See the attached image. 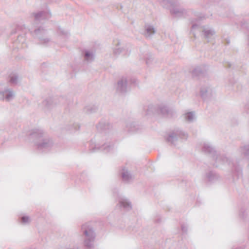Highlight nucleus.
<instances>
[{"mask_svg": "<svg viewBox=\"0 0 249 249\" xmlns=\"http://www.w3.org/2000/svg\"><path fill=\"white\" fill-rule=\"evenodd\" d=\"M246 215V213L244 210L242 209L241 210L240 213H239V216L242 218H244L245 215Z\"/></svg>", "mask_w": 249, "mask_h": 249, "instance_id": "72a5a7b5", "label": "nucleus"}, {"mask_svg": "<svg viewBox=\"0 0 249 249\" xmlns=\"http://www.w3.org/2000/svg\"><path fill=\"white\" fill-rule=\"evenodd\" d=\"M80 232L85 249H93L96 237V233L93 227L88 223L84 224L81 226Z\"/></svg>", "mask_w": 249, "mask_h": 249, "instance_id": "7ed1b4c3", "label": "nucleus"}, {"mask_svg": "<svg viewBox=\"0 0 249 249\" xmlns=\"http://www.w3.org/2000/svg\"><path fill=\"white\" fill-rule=\"evenodd\" d=\"M219 177L213 171H210L206 174V178L208 181L211 182H213L216 180H218Z\"/></svg>", "mask_w": 249, "mask_h": 249, "instance_id": "a211bd4d", "label": "nucleus"}, {"mask_svg": "<svg viewBox=\"0 0 249 249\" xmlns=\"http://www.w3.org/2000/svg\"><path fill=\"white\" fill-rule=\"evenodd\" d=\"M69 33L67 31H65L61 28H58L57 31V36L59 39L65 40L68 37Z\"/></svg>", "mask_w": 249, "mask_h": 249, "instance_id": "6ab92c4d", "label": "nucleus"}, {"mask_svg": "<svg viewBox=\"0 0 249 249\" xmlns=\"http://www.w3.org/2000/svg\"><path fill=\"white\" fill-rule=\"evenodd\" d=\"M9 82L11 84L16 85L18 82V76L17 74H12L10 76Z\"/></svg>", "mask_w": 249, "mask_h": 249, "instance_id": "cd10ccee", "label": "nucleus"}, {"mask_svg": "<svg viewBox=\"0 0 249 249\" xmlns=\"http://www.w3.org/2000/svg\"><path fill=\"white\" fill-rule=\"evenodd\" d=\"M111 125L108 122L105 121H101L97 125V128L99 130H105L109 129Z\"/></svg>", "mask_w": 249, "mask_h": 249, "instance_id": "4be33fe9", "label": "nucleus"}, {"mask_svg": "<svg viewBox=\"0 0 249 249\" xmlns=\"http://www.w3.org/2000/svg\"><path fill=\"white\" fill-rule=\"evenodd\" d=\"M213 90L211 87L208 86H202L200 90V94L201 97L204 99L210 97L212 95Z\"/></svg>", "mask_w": 249, "mask_h": 249, "instance_id": "9b49d317", "label": "nucleus"}, {"mask_svg": "<svg viewBox=\"0 0 249 249\" xmlns=\"http://www.w3.org/2000/svg\"><path fill=\"white\" fill-rule=\"evenodd\" d=\"M153 59V57L151 55L146 54V56L145 57V61L147 65H149L151 63V59Z\"/></svg>", "mask_w": 249, "mask_h": 249, "instance_id": "2f4dec72", "label": "nucleus"}, {"mask_svg": "<svg viewBox=\"0 0 249 249\" xmlns=\"http://www.w3.org/2000/svg\"><path fill=\"white\" fill-rule=\"evenodd\" d=\"M201 28H202V34L204 38L207 40L208 42L210 41L215 34L214 30L208 26H203Z\"/></svg>", "mask_w": 249, "mask_h": 249, "instance_id": "9d476101", "label": "nucleus"}, {"mask_svg": "<svg viewBox=\"0 0 249 249\" xmlns=\"http://www.w3.org/2000/svg\"><path fill=\"white\" fill-rule=\"evenodd\" d=\"M188 134L180 129H176L171 132L166 138V141L171 144L176 145L177 142L186 140Z\"/></svg>", "mask_w": 249, "mask_h": 249, "instance_id": "423d86ee", "label": "nucleus"}, {"mask_svg": "<svg viewBox=\"0 0 249 249\" xmlns=\"http://www.w3.org/2000/svg\"><path fill=\"white\" fill-rule=\"evenodd\" d=\"M21 29L23 30L22 32H24V33H26V31H27V29L24 27V28H22L21 27Z\"/></svg>", "mask_w": 249, "mask_h": 249, "instance_id": "c9c22d12", "label": "nucleus"}, {"mask_svg": "<svg viewBox=\"0 0 249 249\" xmlns=\"http://www.w3.org/2000/svg\"><path fill=\"white\" fill-rule=\"evenodd\" d=\"M170 11L172 14L176 17H181L186 13V10L181 7H173L170 10Z\"/></svg>", "mask_w": 249, "mask_h": 249, "instance_id": "dca6fc26", "label": "nucleus"}, {"mask_svg": "<svg viewBox=\"0 0 249 249\" xmlns=\"http://www.w3.org/2000/svg\"><path fill=\"white\" fill-rule=\"evenodd\" d=\"M97 109H98L97 106H96L95 105H89V106H87L85 108V111L87 113L89 114V113H92L96 112V110H97Z\"/></svg>", "mask_w": 249, "mask_h": 249, "instance_id": "bb28decb", "label": "nucleus"}, {"mask_svg": "<svg viewBox=\"0 0 249 249\" xmlns=\"http://www.w3.org/2000/svg\"><path fill=\"white\" fill-rule=\"evenodd\" d=\"M24 36L19 35L17 40L14 42V45L18 49H24L27 47Z\"/></svg>", "mask_w": 249, "mask_h": 249, "instance_id": "ddd939ff", "label": "nucleus"}, {"mask_svg": "<svg viewBox=\"0 0 249 249\" xmlns=\"http://www.w3.org/2000/svg\"><path fill=\"white\" fill-rule=\"evenodd\" d=\"M157 112L159 114L165 117H173L176 115L175 110L170 109L166 106H160L159 107Z\"/></svg>", "mask_w": 249, "mask_h": 249, "instance_id": "1a4fd4ad", "label": "nucleus"}, {"mask_svg": "<svg viewBox=\"0 0 249 249\" xmlns=\"http://www.w3.org/2000/svg\"><path fill=\"white\" fill-rule=\"evenodd\" d=\"M132 83H133L134 84H136V83H135V81H132Z\"/></svg>", "mask_w": 249, "mask_h": 249, "instance_id": "e433bc0d", "label": "nucleus"}, {"mask_svg": "<svg viewBox=\"0 0 249 249\" xmlns=\"http://www.w3.org/2000/svg\"><path fill=\"white\" fill-rule=\"evenodd\" d=\"M238 151L239 154L245 157H248L249 156V145L247 144L240 146Z\"/></svg>", "mask_w": 249, "mask_h": 249, "instance_id": "5701e85b", "label": "nucleus"}, {"mask_svg": "<svg viewBox=\"0 0 249 249\" xmlns=\"http://www.w3.org/2000/svg\"><path fill=\"white\" fill-rule=\"evenodd\" d=\"M248 170H249V164H248Z\"/></svg>", "mask_w": 249, "mask_h": 249, "instance_id": "4c0bfd02", "label": "nucleus"}, {"mask_svg": "<svg viewBox=\"0 0 249 249\" xmlns=\"http://www.w3.org/2000/svg\"><path fill=\"white\" fill-rule=\"evenodd\" d=\"M202 72V71L199 67L195 68L192 71V74L194 76H198Z\"/></svg>", "mask_w": 249, "mask_h": 249, "instance_id": "c756f323", "label": "nucleus"}, {"mask_svg": "<svg viewBox=\"0 0 249 249\" xmlns=\"http://www.w3.org/2000/svg\"><path fill=\"white\" fill-rule=\"evenodd\" d=\"M153 106H149L147 107V112L146 113V115H149L150 114V112L153 110Z\"/></svg>", "mask_w": 249, "mask_h": 249, "instance_id": "473e14b6", "label": "nucleus"}, {"mask_svg": "<svg viewBox=\"0 0 249 249\" xmlns=\"http://www.w3.org/2000/svg\"><path fill=\"white\" fill-rule=\"evenodd\" d=\"M51 16V12L48 10L33 13L32 14V16L34 18L33 25L35 28L33 31H30V32L34 37L38 39L40 44L47 45L50 42V39L48 38H44L46 31L42 26L37 27L35 25H38L43 20L49 19Z\"/></svg>", "mask_w": 249, "mask_h": 249, "instance_id": "f257e3e1", "label": "nucleus"}, {"mask_svg": "<svg viewBox=\"0 0 249 249\" xmlns=\"http://www.w3.org/2000/svg\"><path fill=\"white\" fill-rule=\"evenodd\" d=\"M181 230H182L183 232H185L187 231V228H186V227L185 226L182 225L181 226Z\"/></svg>", "mask_w": 249, "mask_h": 249, "instance_id": "f704fd0d", "label": "nucleus"}, {"mask_svg": "<svg viewBox=\"0 0 249 249\" xmlns=\"http://www.w3.org/2000/svg\"><path fill=\"white\" fill-rule=\"evenodd\" d=\"M185 120L189 122L192 123L195 120V114L194 112H188L184 114Z\"/></svg>", "mask_w": 249, "mask_h": 249, "instance_id": "b1692460", "label": "nucleus"}, {"mask_svg": "<svg viewBox=\"0 0 249 249\" xmlns=\"http://www.w3.org/2000/svg\"><path fill=\"white\" fill-rule=\"evenodd\" d=\"M15 96V94L12 89L8 88L2 89L0 88V100L9 102L13 100Z\"/></svg>", "mask_w": 249, "mask_h": 249, "instance_id": "6e6552de", "label": "nucleus"}, {"mask_svg": "<svg viewBox=\"0 0 249 249\" xmlns=\"http://www.w3.org/2000/svg\"><path fill=\"white\" fill-rule=\"evenodd\" d=\"M113 146V143L104 136L102 141L98 139L96 141L92 140L90 142L89 149L93 152L96 150H100L107 152L112 149Z\"/></svg>", "mask_w": 249, "mask_h": 249, "instance_id": "39448f33", "label": "nucleus"}, {"mask_svg": "<svg viewBox=\"0 0 249 249\" xmlns=\"http://www.w3.org/2000/svg\"><path fill=\"white\" fill-rule=\"evenodd\" d=\"M145 29L144 35L146 37H150L151 36L154 35L156 32L155 29L151 25H146L145 26Z\"/></svg>", "mask_w": 249, "mask_h": 249, "instance_id": "aec40b11", "label": "nucleus"}, {"mask_svg": "<svg viewBox=\"0 0 249 249\" xmlns=\"http://www.w3.org/2000/svg\"><path fill=\"white\" fill-rule=\"evenodd\" d=\"M127 81L125 77H122L117 83V90L121 93H124L127 91Z\"/></svg>", "mask_w": 249, "mask_h": 249, "instance_id": "f8f14e48", "label": "nucleus"}, {"mask_svg": "<svg viewBox=\"0 0 249 249\" xmlns=\"http://www.w3.org/2000/svg\"><path fill=\"white\" fill-rule=\"evenodd\" d=\"M43 103L47 107H51L53 105L57 104V102H56V99L49 98L45 100Z\"/></svg>", "mask_w": 249, "mask_h": 249, "instance_id": "393cba45", "label": "nucleus"}, {"mask_svg": "<svg viewBox=\"0 0 249 249\" xmlns=\"http://www.w3.org/2000/svg\"><path fill=\"white\" fill-rule=\"evenodd\" d=\"M31 137L34 139L36 148L40 151L49 150L53 145V142L44 133L42 130L35 129L31 133Z\"/></svg>", "mask_w": 249, "mask_h": 249, "instance_id": "f03ea898", "label": "nucleus"}, {"mask_svg": "<svg viewBox=\"0 0 249 249\" xmlns=\"http://www.w3.org/2000/svg\"><path fill=\"white\" fill-rule=\"evenodd\" d=\"M202 150L204 152L211 155L212 158L215 160L216 167L220 164H227L230 165L231 160L224 155L218 154L214 148L210 143H204L202 146Z\"/></svg>", "mask_w": 249, "mask_h": 249, "instance_id": "20e7f679", "label": "nucleus"}, {"mask_svg": "<svg viewBox=\"0 0 249 249\" xmlns=\"http://www.w3.org/2000/svg\"><path fill=\"white\" fill-rule=\"evenodd\" d=\"M114 48L113 49V53L116 56L122 54L124 56H128L130 54L131 50L129 47L126 46H121V42L119 40L114 41Z\"/></svg>", "mask_w": 249, "mask_h": 249, "instance_id": "0eeeda50", "label": "nucleus"}, {"mask_svg": "<svg viewBox=\"0 0 249 249\" xmlns=\"http://www.w3.org/2000/svg\"><path fill=\"white\" fill-rule=\"evenodd\" d=\"M126 130L131 133L138 132L140 127L135 122H127L125 126Z\"/></svg>", "mask_w": 249, "mask_h": 249, "instance_id": "2eb2a0df", "label": "nucleus"}, {"mask_svg": "<svg viewBox=\"0 0 249 249\" xmlns=\"http://www.w3.org/2000/svg\"><path fill=\"white\" fill-rule=\"evenodd\" d=\"M121 177L124 181L129 182L132 180V176L125 168H123L121 172Z\"/></svg>", "mask_w": 249, "mask_h": 249, "instance_id": "f3484780", "label": "nucleus"}, {"mask_svg": "<svg viewBox=\"0 0 249 249\" xmlns=\"http://www.w3.org/2000/svg\"><path fill=\"white\" fill-rule=\"evenodd\" d=\"M21 222L23 224H27L30 223L31 219L28 216H23L21 217Z\"/></svg>", "mask_w": 249, "mask_h": 249, "instance_id": "7c9ffc66", "label": "nucleus"}, {"mask_svg": "<svg viewBox=\"0 0 249 249\" xmlns=\"http://www.w3.org/2000/svg\"><path fill=\"white\" fill-rule=\"evenodd\" d=\"M119 204L121 208L125 211H129L132 209L130 202L126 198L120 197L119 200Z\"/></svg>", "mask_w": 249, "mask_h": 249, "instance_id": "4468645a", "label": "nucleus"}, {"mask_svg": "<svg viewBox=\"0 0 249 249\" xmlns=\"http://www.w3.org/2000/svg\"><path fill=\"white\" fill-rule=\"evenodd\" d=\"M192 26L191 32L193 34L194 36H195V35H196L195 33V30L196 29H198L200 28V24L199 20L197 21L196 22H195V21H192Z\"/></svg>", "mask_w": 249, "mask_h": 249, "instance_id": "c85d7f7f", "label": "nucleus"}, {"mask_svg": "<svg viewBox=\"0 0 249 249\" xmlns=\"http://www.w3.org/2000/svg\"><path fill=\"white\" fill-rule=\"evenodd\" d=\"M84 58L86 61L91 62L94 58V53L92 51H86L84 54Z\"/></svg>", "mask_w": 249, "mask_h": 249, "instance_id": "a878e982", "label": "nucleus"}, {"mask_svg": "<svg viewBox=\"0 0 249 249\" xmlns=\"http://www.w3.org/2000/svg\"><path fill=\"white\" fill-rule=\"evenodd\" d=\"M232 171L237 177H239L242 175V168L236 163L232 162Z\"/></svg>", "mask_w": 249, "mask_h": 249, "instance_id": "412c9836", "label": "nucleus"}]
</instances>
